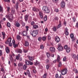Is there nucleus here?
I'll list each match as a JSON object with an SVG mask.
<instances>
[{"instance_id":"bb28decb","label":"nucleus","mask_w":78,"mask_h":78,"mask_svg":"<svg viewBox=\"0 0 78 78\" xmlns=\"http://www.w3.org/2000/svg\"><path fill=\"white\" fill-rule=\"evenodd\" d=\"M56 28L57 29V27H54L52 28V30L53 31H56Z\"/></svg>"},{"instance_id":"f257e3e1","label":"nucleus","mask_w":78,"mask_h":78,"mask_svg":"<svg viewBox=\"0 0 78 78\" xmlns=\"http://www.w3.org/2000/svg\"><path fill=\"white\" fill-rule=\"evenodd\" d=\"M30 34L34 37H36V35L38 34V30H35L31 31H30Z\"/></svg>"},{"instance_id":"49530a36","label":"nucleus","mask_w":78,"mask_h":78,"mask_svg":"<svg viewBox=\"0 0 78 78\" xmlns=\"http://www.w3.org/2000/svg\"><path fill=\"white\" fill-rule=\"evenodd\" d=\"M26 29L27 31H28V29H29V27L28 26H26Z\"/></svg>"},{"instance_id":"de8ad7c7","label":"nucleus","mask_w":78,"mask_h":78,"mask_svg":"<svg viewBox=\"0 0 78 78\" xmlns=\"http://www.w3.org/2000/svg\"><path fill=\"white\" fill-rule=\"evenodd\" d=\"M55 11L56 12H59V10L58 9H55Z\"/></svg>"},{"instance_id":"4be33fe9","label":"nucleus","mask_w":78,"mask_h":78,"mask_svg":"<svg viewBox=\"0 0 78 78\" xmlns=\"http://www.w3.org/2000/svg\"><path fill=\"white\" fill-rule=\"evenodd\" d=\"M2 35L3 39H4L5 38V32H2Z\"/></svg>"},{"instance_id":"a211bd4d","label":"nucleus","mask_w":78,"mask_h":78,"mask_svg":"<svg viewBox=\"0 0 78 78\" xmlns=\"http://www.w3.org/2000/svg\"><path fill=\"white\" fill-rule=\"evenodd\" d=\"M10 60L11 62H13L14 59V58L12 57V55H11L10 57Z\"/></svg>"},{"instance_id":"72a5a7b5","label":"nucleus","mask_w":78,"mask_h":78,"mask_svg":"<svg viewBox=\"0 0 78 78\" xmlns=\"http://www.w3.org/2000/svg\"><path fill=\"white\" fill-rule=\"evenodd\" d=\"M73 72H74L76 73H78V70H77L76 69H74L73 70Z\"/></svg>"},{"instance_id":"473e14b6","label":"nucleus","mask_w":78,"mask_h":78,"mask_svg":"<svg viewBox=\"0 0 78 78\" xmlns=\"http://www.w3.org/2000/svg\"><path fill=\"white\" fill-rule=\"evenodd\" d=\"M17 51L18 52V53H21L22 52V50L20 49H18L17 50Z\"/></svg>"},{"instance_id":"423d86ee","label":"nucleus","mask_w":78,"mask_h":78,"mask_svg":"<svg viewBox=\"0 0 78 78\" xmlns=\"http://www.w3.org/2000/svg\"><path fill=\"white\" fill-rule=\"evenodd\" d=\"M61 73L62 75H65L67 73V69L66 68L63 69L62 70Z\"/></svg>"},{"instance_id":"3c124183","label":"nucleus","mask_w":78,"mask_h":78,"mask_svg":"<svg viewBox=\"0 0 78 78\" xmlns=\"http://www.w3.org/2000/svg\"><path fill=\"white\" fill-rule=\"evenodd\" d=\"M46 64H48L49 63V60L48 59H47L46 60Z\"/></svg>"},{"instance_id":"bf43d9fd","label":"nucleus","mask_w":78,"mask_h":78,"mask_svg":"<svg viewBox=\"0 0 78 78\" xmlns=\"http://www.w3.org/2000/svg\"><path fill=\"white\" fill-rule=\"evenodd\" d=\"M66 59H67V58H66V57H64L63 59V61H66Z\"/></svg>"},{"instance_id":"1a4fd4ad","label":"nucleus","mask_w":78,"mask_h":78,"mask_svg":"<svg viewBox=\"0 0 78 78\" xmlns=\"http://www.w3.org/2000/svg\"><path fill=\"white\" fill-rule=\"evenodd\" d=\"M58 20H59V18L58 17L56 16H55L53 17L52 21L53 22H56V21H58Z\"/></svg>"},{"instance_id":"c85d7f7f","label":"nucleus","mask_w":78,"mask_h":78,"mask_svg":"<svg viewBox=\"0 0 78 78\" xmlns=\"http://www.w3.org/2000/svg\"><path fill=\"white\" fill-rule=\"evenodd\" d=\"M24 19H25V21L26 22H27V20H28V15H26L24 17Z\"/></svg>"},{"instance_id":"338daca9","label":"nucleus","mask_w":78,"mask_h":78,"mask_svg":"<svg viewBox=\"0 0 78 78\" xmlns=\"http://www.w3.org/2000/svg\"><path fill=\"white\" fill-rule=\"evenodd\" d=\"M16 58L17 60H19V57L17 55L16 56Z\"/></svg>"},{"instance_id":"e433bc0d","label":"nucleus","mask_w":78,"mask_h":78,"mask_svg":"<svg viewBox=\"0 0 78 78\" xmlns=\"http://www.w3.org/2000/svg\"><path fill=\"white\" fill-rule=\"evenodd\" d=\"M19 5V2H17L16 5V9H18V6Z\"/></svg>"},{"instance_id":"6e6552de","label":"nucleus","mask_w":78,"mask_h":78,"mask_svg":"<svg viewBox=\"0 0 78 78\" xmlns=\"http://www.w3.org/2000/svg\"><path fill=\"white\" fill-rule=\"evenodd\" d=\"M21 34L23 36H26L28 34V32L26 31H24L21 32Z\"/></svg>"},{"instance_id":"0e129e2a","label":"nucleus","mask_w":78,"mask_h":78,"mask_svg":"<svg viewBox=\"0 0 78 78\" xmlns=\"http://www.w3.org/2000/svg\"><path fill=\"white\" fill-rule=\"evenodd\" d=\"M13 46L15 48H16V47L17 46V44H13Z\"/></svg>"},{"instance_id":"680f3d73","label":"nucleus","mask_w":78,"mask_h":78,"mask_svg":"<svg viewBox=\"0 0 78 78\" xmlns=\"http://www.w3.org/2000/svg\"><path fill=\"white\" fill-rule=\"evenodd\" d=\"M22 27H25V23L23 22L22 23Z\"/></svg>"},{"instance_id":"58836bf2","label":"nucleus","mask_w":78,"mask_h":78,"mask_svg":"<svg viewBox=\"0 0 78 78\" xmlns=\"http://www.w3.org/2000/svg\"><path fill=\"white\" fill-rule=\"evenodd\" d=\"M40 48L41 49H44V46L43 45H41L40 46Z\"/></svg>"},{"instance_id":"dca6fc26","label":"nucleus","mask_w":78,"mask_h":78,"mask_svg":"<svg viewBox=\"0 0 78 78\" xmlns=\"http://www.w3.org/2000/svg\"><path fill=\"white\" fill-rule=\"evenodd\" d=\"M61 6L64 8L65 6V2L64 1H62L61 3Z\"/></svg>"},{"instance_id":"6e6d98bb","label":"nucleus","mask_w":78,"mask_h":78,"mask_svg":"<svg viewBox=\"0 0 78 78\" xmlns=\"http://www.w3.org/2000/svg\"><path fill=\"white\" fill-rule=\"evenodd\" d=\"M1 71L3 73H5V70H4V69L3 68H1Z\"/></svg>"},{"instance_id":"c9c22d12","label":"nucleus","mask_w":78,"mask_h":78,"mask_svg":"<svg viewBox=\"0 0 78 78\" xmlns=\"http://www.w3.org/2000/svg\"><path fill=\"white\" fill-rule=\"evenodd\" d=\"M47 73H44L43 75V76L42 77V78H47L46 77H47Z\"/></svg>"},{"instance_id":"20e7f679","label":"nucleus","mask_w":78,"mask_h":78,"mask_svg":"<svg viewBox=\"0 0 78 78\" xmlns=\"http://www.w3.org/2000/svg\"><path fill=\"white\" fill-rule=\"evenodd\" d=\"M57 59V62L59 63L58 67H60L61 66L62 64H61V61L60 60V56L59 55H58Z\"/></svg>"},{"instance_id":"09e8293b","label":"nucleus","mask_w":78,"mask_h":78,"mask_svg":"<svg viewBox=\"0 0 78 78\" xmlns=\"http://www.w3.org/2000/svg\"><path fill=\"white\" fill-rule=\"evenodd\" d=\"M65 34L66 36H68L69 35V32H68V31H65Z\"/></svg>"},{"instance_id":"5fc2aeb1","label":"nucleus","mask_w":78,"mask_h":78,"mask_svg":"<svg viewBox=\"0 0 78 78\" xmlns=\"http://www.w3.org/2000/svg\"><path fill=\"white\" fill-rule=\"evenodd\" d=\"M7 26H8V27H10L11 25L10 24V23H7Z\"/></svg>"},{"instance_id":"b1692460","label":"nucleus","mask_w":78,"mask_h":78,"mask_svg":"<svg viewBox=\"0 0 78 78\" xmlns=\"http://www.w3.org/2000/svg\"><path fill=\"white\" fill-rule=\"evenodd\" d=\"M38 25L34 24V25H33V27L34 29H36V28H38Z\"/></svg>"},{"instance_id":"13d9d810","label":"nucleus","mask_w":78,"mask_h":78,"mask_svg":"<svg viewBox=\"0 0 78 78\" xmlns=\"http://www.w3.org/2000/svg\"><path fill=\"white\" fill-rule=\"evenodd\" d=\"M75 27L78 28V22L76 23Z\"/></svg>"},{"instance_id":"f8f14e48","label":"nucleus","mask_w":78,"mask_h":78,"mask_svg":"<svg viewBox=\"0 0 78 78\" xmlns=\"http://www.w3.org/2000/svg\"><path fill=\"white\" fill-rule=\"evenodd\" d=\"M55 41L56 42H59L60 41V38L58 36H56L55 37Z\"/></svg>"},{"instance_id":"4c0bfd02","label":"nucleus","mask_w":78,"mask_h":78,"mask_svg":"<svg viewBox=\"0 0 78 78\" xmlns=\"http://www.w3.org/2000/svg\"><path fill=\"white\" fill-rule=\"evenodd\" d=\"M25 63L28 66L30 65V61H26Z\"/></svg>"},{"instance_id":"37998d69","label":"nucleus","mask_w":78,"mask_h":78,"mask_svg":"<svg viewBox=\"0 0 78 78\" xmlns=\"http://www.w3.org/2000/svg\"><path fill=\"white\" fill-rule=\"evenodd\" d=\"M33 10L34 11H37V9L35 7H33Z\"/></svg>"},{"instance_id":"4d7b16f0","label":"nucleus","mask_w":78,"mask_h":78,"mask_svg":"<svg viewBox=\"0 0 78 78\" xmlns=\"http://www.w3.org/2000/svg\"><path fill=\"white\" fill-rule=\"evenodd\" d=\"M47 56L48 58L50 56V54L48 53H47Z\"/></svg>"},{"instance_id":"864d4df0","label":"nucleus","mask_w":78,"mask_h":78,"mask_svg":"<svg viewBox=\"0 0 78 78\" xmlns=\"http://www.w3.org/2000/svg\"><path fill=\"white\" fill-rule=\"evenodd\" d=\"M49 65H47L46 66V69L48 70V69H49Z\"/></svg>"},{"instance_id":"0eeeda50","label":"nucleus","mask_w":78,"mask_h":78,"mask_svg":"<svg viewBox=\"0 0 78 78\" xmlns=\"http://www.w3.org/2000/svg\"><path fill=\"white\" fill-rule=\"evenodd\" d=\"M64 48L65 49H66L67 53H69V52L70 51V48L67 45H65L64 47Z\"/></svg>"},{"instance_id":"ea45409f","label":"nucleus","mask_w":78,"mask_h":78,"mask_svg":"<svg viewBox=\"0 0 78 78\" xmlns=\"http://www.w3.org/2000/svg\"><path fill=\"white\" fill-rule=\"evenodd\" d=\"M0 12L3 13V8L1 6H0Z\"/></svg>"},{"instance_id":"9b49d317","label":"nucleus","mask_w":78,"mask_h":78,"mask_svg":"<svg viewBox=\"0 0 78 78\" xmlns=\"http://www.w3.org/2000/svg\"><path fill=\"white\" fill-rule=\"evenodd\" d=\"M39 14L41 19H43V18H44V14L43 13V12H42L40 11L39 12Z\"/></svg>"},{"instance_id":"39448f33","label":"nucleus","mask_w":78,"mask_h":78,"mask_svg":"<svg viewBox=\"0 0 78 78\" xmlns=\"http://www.w3.org/2000/svg\"><path fill=\"white\" fill-rule=\"evenodd\" d=\"M58 49L59 51H62L63 50V47L61 45V43H58Z\"/></svg>"},{"instance_id":"aec40b11","label":"nucleus","mask_w":78,"mask_h":78,"mask_svg":"<svg viewBox=\"0 0 78 78\" xmlns=\"http://www.w3.org/2000/svg\"><path fill=\"white\" fill-rule=\"evenodd\" d=\"M5 50L7 53H9V48H8V47H7L6 48H5Z\"/></svg>"},{"instance_id":"a19ab883","label":"nucleus","mask_w":78,"mask_h":78,"mask_svg":"<svg viewBox=\"0 0 78 78\" xmlns=\"http://www.w3.org/2000/svg\"><path fill=\"white\" fill-rule=\"evenodd\" d=\"M23 66L22 63H19L18 64V67H21Z\"/></svg>"},{"instance_id":"cd10ccee","label":"nucleus","mask_w":78,"mask_h":78,"mask_svg":"<svg viewBox=\"0 0 78 78\" xmlns=\"http://www.w3.org/2000/svg\"><path fill=\"white\" fill-rule=\"evenodd\" d=\"M72 56L73 58L74 59H76V55L73 54Z\"/></svg>"},{"instance_id":"774afa93","label":"nucleus","mask_w":78,"mask_h":78,"mask_svg":"<svg viewBox=\"0 0 78 78\" xmlns=\"http://www.w3.org/2000/svg\"><path fill=\"white\" fill-rule=\"evenodd\" d=\"M58 78H64V77L60 75V76L58 77Z\"/></svg>"},{"instance_id":"e2e57ef3","label":"nucleus","mask_w":78,"mask_h":78,"mask_svg":"<svg viewBox=\"0 0 78 78\" xmlns=\"http://www.w3.org/2000/svg\"><path fill=\"white\" fill-rule=\"evenodd\" d=\"M12 43L13 45L15 44L16 42L15 41V40H13L12 41Z\"/></svg>"},{"instance_id":"8fccbe9b","label":"nucleus","mask_w":78,"mask_h":78,"mask_svg":"<svg viewBox=\"0 0 78 78\" xmlns=\"http://www.w3.org/2000/svg\"><path fill=\"white\" fill-rule=\"evenodd\" d=\"M38 40L40 42V41H41V40H42V37H38Z\"/></svg>"},{"instance_id":"a18cd8bd","label":"nucleus","mask_w":78,"mask_h":78,"mask_svg":"<svg viewBox=\"0 0 78 78\" xmlns=\"http://www.w3.org/2000/svg\"><path fill=\"white\" fill-rule=\"evenodd\" d=\"M51 39V37H50V35H48V41H50Z\"/></svg>"},{"instance_id":"2f4dec72","label":"nucleus","mask_w":78,"mask_h":78,"mask_svg":"<svg viewBox=\"0 0 78 78\" xmlns=\"http://www.w3.org/2000/svg\"><path fill=\"white\" fill-rule=\"evenodd\" d=\"M47 16L46 15H45L44 18V21H47Z\"/></svg>"},{"instance_id":"a878e982","label":"nucleus","mask_w":78,"mask_h":78,"mask_svg":"<svg viewBox=\"0 0 78 78\" xmlns=\"http://www.w3.org/2000/svg\"><path fill=\"white\" fill-rule=\"evenodd\" d=\"M27 66L26 64H24V65L23 66V70H25L26 69H27Z\"/></svg>"},{"instance_id":"c756f323","label":"nucleus","mask_w":78,"mask_h":78,"mask_svg":"<svg viewBox=\"0 0 78 78\" xmlns=\"http://www.w3.org/2000/svg\"><path fill=\"white\" fill-rule=\"evenodd\" d=\"M17 40H19V41H20V40H21V37H20V36L17 35Z\"/></svg>"},{"instance_id":"5701e85b","label":"nucleus","mask_w":78,"mask_h":78,"mask_svg":"<svg viewBox=\"0 0 78 78\" xmlns=\"http://www.w3.org/2000/svg\"><path fill=\"white\" fill-rule=\"evenodd\" d=\"M42 39L43 41H45L47 39V37L45 36H43L42 38Z\"/></svg>"},{"instance_id":"052dcab7","label":"nucleus","mask_w":78,"mask_h":78,"mask_svg":"<svg viewBox=\"0 0 78 78\" xmlns=\"http://www.w3.org/2000/svg\"><path fill=\"white\" fill-rule=\"evenodd\" d=\"M3 55V53H2V51L0 50V56H2Z\"/></svg>"},{"instance_id":"f704fd0d","label":"nucleus","mask_w":78,"mask_h":78,"mask_svg":"<svg viewBox=\"0 0 78 78\" xmlns=\"http://www.w3.org/2000/svg\"><path fill=\"white\" fill-rule=\"evenodd\" d=\"M30 24L31 26H33V25H35V23L34 22V21H32L31 22Z\"/></svg>"},{"instance_id":"ddd939ff","label":"nucleus","mask_w":78,"mask_h":78,"mask_svg":"<svg viewBox=\"0 0 78 78\" xmlns=\"http://www.w3.org/2000/svg\"><path fill=\"white\" fill-rule=\"evenodd\" d=\"M62 22L61 20H59L58 25V26L57 27V29H58V28H61V27H62V24H61Z\"/></svg>"},{"instance_id":"69168bd1","label":"nucleus","mask_w":78,"mask_h":78,"mask_svg":"<svg viewBox=\"0 0 78 78\" xmlns=\"http://www.w3.org/2000/svg\"><path fill=\"white\" fill-rule=\"evenodd\" d=\"M72 19L73 20V22H75V20H76V19H75V17H73Z\"/></svg>"},{"instance_id":"2eb2a0df","label":"nucleus","mask_w":78,"mask_h":78,"mask_svg":"<svg viewBox=\"0 0 78 78\" xmlns=\"http://www.w3.org/2000/svg\"><path fill=\"white\" fill-rule=\"evenodd\" d=\"M27 57L28 58L30 61H33L34 58V57H31L30 55H27Z\"/></svg>"},{"instance_id":"f3484780","label":"nucleus","mask_w":78,"mask_h":78,"mask_svg":"<svg viewBox=\"0 0 78 78\" xmlns=\"http://www.w3.org/2000/svg\"><path fill=\"white\" fill-rule=\"evenodd\" d=\"M27 73L29 78H31V74H30V70H27Z\"/></svg>"},{"instance_id":"412c9836","label":"nucleus","mask_w":78,"mask_h":78,"mask_svg":"<svg viewBox=\"0 0 78 78\" xmlns=\"http://www.w3.org/2000/svg\"><path fill=\"white\" fill-rule=\"evenodd\" d=\"M24 45L26 47H28L29 45V44L27 41H25V43L24 44Z\"/></svg>"},{"instance_id":"79ce46f5","label":"nucleus","mask_w":78,"mask_h":78,"mask_svg":"<svg viewBox=\"0 0 78 78\" xmlns=\"http://www.w3.org/2000/svg\"><path fill=\"white\" fill-rule=\"evenodd\" d=\"M23 52L24 53H27L28 52V50L26 49H23Z\"/></svg>"},{"instance_id":"9d476101","label":"nucleus","mask_w":78,"mask_h":78,"mask_svg":"<svg viewBox=\"0 0 78 78\" xmlns=\"http://www.w3.org/2000/svg\"><path fill=\"white\" fill-rule=\"evenodd\" d=\"M12 38L11 37L9 38L5 42V44H9V43L11 42Z\"/></svg>"},{"instance_id":"603ef678","label":"nucleus","mask_w":78,"mask_h":78,"mask_svg":"<svg viewBox=\"0 0 78 78\" xmlns=\"http://www.w3.org/2000/svg\"><path fill=\"white\" fill-rule=\"evenodd\" d=\"M9 10H10V7H7V11H8V13L9 12Z\"/></svg>"},{"instance_id":"7ed1b4c3","label":"nucleus","mask_w":78,"mask_h":78,"mask_svg":"<svg viewBox=\"0 0 78 78\" xmlns=\"http://www.w3.org/2000/svg\"><path fill=\"white\" fill-rule=\"evenodd\" d=\"M43 10L46 13H49L50 12V10L48 8V7L47 6H44L43 7Z\"/></svg>"},{"instance_id":"393cba45","label":"nucleus","mask_w":78,"mask_h":78,"mask_svg":"<svg viewBox=\"0 0 78 78\" xmlns=\"http://www.w3.org/2000/svg\"><path fill=\"white\" fill-rule=\"evenodd\" d=\"M15 26L16 27H20V24L19 23H17L15 24Z\"/></svg>"},{"instance_id":"c03bdc74","label":"nucleus","mask_w":78,"mask_h":78,"mask_svg":"<svg viewBox=\"0 0 78 78\" xmlns=\"http://www.w3.org/2000/svg\"><path fill=\"white\" fill-rule=\"evenodd\" d=\"M70 37L71 39H73V37H74L73 34H71Z\"/></svg>"},{"instance_id":"7c9ffc66","label":"nucleus","mask_w":78,"mask_h":78,"mask_svg":"<svg viewBox=\"0 0 78 78\" xmlns=\"http://www.w3.org/2000/svg\"><path fill=\"white\" fill-rule=\"evenodd\" d=\"M40 63L39 62L36 61L35 62V66H37V65H38V66L39 65Z\"/></svg>"},{"instance_id":"f03ea898","label":"nucleus","mask_w":78,"mask_h":78,"mask_svg":"<svg viewBox=\"0 0 78 78\" xmlns=\"http://www.w3.org/2000/svg\"><path fill=\"white\" fill-rule=\"evenodd\" d=\"M8 15H6L5 17L6 18H8V19H9V20L10 21V22H12V19L11 18V16H12V14L10 12H9L8 14Z\"/></svg>"},{"instance_id":"4468645a","label":"nucleus","mask_w":78,"mask_h":78,"mask_svg":"<svg viewBox=\"0 0 78 78\" xmlns=\"http://www.w3.org/2000/svg\"><path fill=\"white\" fill-rule=\"evenodd\" d=\"M49 50L51 52H55V48L54 47H51L49 49Z\"/></svg>"},{"instance_id":"6ab92c4d","label":"nucleus","mask_w":78,"mask_h":78,"mask_svg":"<svg viewBox=\"0 0 78 78\" xmlns=\"http://www.w3.org/2000/svg\"><path fill=\"white\" fill-rule=\"evenodd\" d=\"M16 12V10H15V9H12L11 11V13H10L11 14L12 16V15L13 14H14Z\"/></svg>"}]
</instances>
